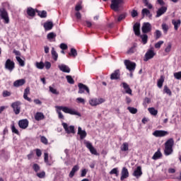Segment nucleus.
<instances>
[{
    "instance_id": "nucleus-1",
    "label": "nucleus",
    "mask_w": 181,
    "mask_h": 181,
    "mask_svg": "<svg viewBox=\"0 0 181 181\" xmlns=\"http://www.w3.org/2000/svg\"><path fill=\"white\" fill-rule=\"evenodd\" d=\"M55 108L57 109V112L59 119H64V115H63L62 111L65 112V114H70L71 115H78V117H81V114L77 111H75L74 109H71L64 106H55Z\"/></svg>"
},
{
    "instance_id": "nucleus-2",
    "label": "nucleus",
    "mask_w": 181,
    "mask_h": 181,
    "mask_svg": "<svg viewBox=\"0 0 181 181\" xmlns=\"http://www.w3.org/2000/svg\"><path fill=\"white\" fill-rule=\"evenodd\" d=\"M174 144L175 141H173V139H170L165 143L164 153L165 156H169V155H171L172 152H173V148Z\"/></svg>"
},
{
    "instance_id": "nucleus-3",
    "label": "nucleus",
    "mask_w": 181,
    "mask_h": 181,
    "mask_svg": "<svg viewBox=\"0 0 181 181\" xmlns=\"http://www.w3.org/2000/svg\"><path fill=\"white\" fill-rule=\"evenodd\" d=\"M122 4H124L123 0H111L110 8L112 11H115V12H117Z\"/></svg>"
},
{
    "instance_id": "nucleus-4",
    "label": "nucleus",
    "mask_w": 181,
    "mask_h": 181,
    "mask_svg": "<svg viewBox=\"0 0 181 181\" xmlns=\"http://www.w3.org/2000/svg\"><path fill=\"white\" fill-rule=\"evenodd\" d=\"M21 105H22L21 101H16L11 104V108H13L16 115H18L21 113Z\"/></svg>"
},
{
    "instance_id": "nucleus-5",
    "label": "nucleus",
    "mask_w": 181,
    "mask_h": 181,
    "mask_svg": "<svg viewBox=\"0 0 181 181\" xmlns=\"http://www.w3.org/2000/svg\"><path fill=\"white\" fill-rule=\"evenodd\" d=\"M84 144H86V148L89 149L92 155H95V156H98V155H100V153L97 152V150L95 148H94V146H93V144L90 141H85Z\"/></svg>"
},
{
    "instance_id": "nucleus-6",
    "label": "nucleus",
    "mask_w": 181,
    "mask_h": 181,
    "mask_svg": "<svg viewBox=\"0 0 181 181\" xmlns=\"http://www.w3.org/2000/svg\"><path fill=\"white\" fill-rule=\"evenodd\" d=\"M0 16L1 19H4L5 23H9V16L8 11L4 8H0Z\"/></svg>"
},
{
    "instance_id": "nucleus-7",
    "label": "nucleus",
    "mask_w": 181,
    "mask_h": 181,
    "mask_svg": "<svg viewBox=\"0 0 181 181\" xmlns=\"http://www.w3.org/2000/svg\"><path fill=\"white\" fill-rule=\"evenodd\" d=\"M124 65L126 66L127 69L129 71H134L136 67V64L135 62H132L128 59L124 60Z\"/></svg>"
},
{
    "instance_id": "nucleus-8",
    "label": "nucleus",
    "mask_w": 181,
    "mask_h": 181,
    "mask_svg": "<svg viewBox=\"0 0 181 181\" xmlns=\"http://www.w3.org/2000/svg\"><path fill=\"white\" fill-rule=\"evenodd\" d=\"M62 127L66 134H76V130H74V126L71 125L69 127L67 123L62 122Z\"/></svg>"
},
{
    "instance_id": "nucleus-9",
    "label": "nucleus",
    "mask_w": 181,
    "mask_h": 181,
    "mask_svg": "<svg viewBox=\"0 0 181 181\" xmlns=\"http://www.w3.org/2000/svg\"><path fill=\"white\" fill-rule=\"evenodd\" d=\"M5 69H6V70H9V71H12V70L15 69V62L10 59H7L5 63Z\"/></svg>"
},
{
    "instance_id": "nucleus-10",
    "label": "nucleus",
    "mask_w": 181,
    "mask_h": 181,
    "mask_svg": "<svg viewBox=\"0 0 181 181\" xmlns=\"http://www.w3.org/2000/svg\"><path fill=\"white\" fill-rule=\"evenodd\" d=\"M78 87L79 88L78 90V94H83L84 91H86L88 94H90V88L88 87L83 83H78Z\"/></svg>"
},
{
    "instance_id": "nucleus-11",
    "label": "nucleus",
    "mask_w": 181,
    "mask_h": 181,
    "mask_svg": "<svg viewBox=\"0 0 181 181\" xmlns=\"http://www.w3.org/2000/svg\"><path fill=\"white\" fill-rule=\"evenodd\" d=\"M168 132L165 130H156L153 135V136H156V138H162L163 136H166L168 135Z\"/></svg>"
},
{
    "instance_id": "nucleus-12",
    "label": "nucleus",
    "mask_w": 181,
    "mask_h": 181,
    "mask_svg": "<svg viewBox=\"0 0 181 181\" xmlns=\"http://www.w3.org/2000/svg\"><path fill=\"white\" fill-rule=\"evenodd\" d=\"M144 33H149L152 30V25L149 23H144L141 27Z\"/></svg>"
},
{
    "instance_id": "nucleus-13",
    "label": "nucleus",
    "mask_w": 181,
    "mask_h": 181,
    "mask_svg": "<svg viewBox=\"0 0 181 181\" xmlns=\"http://www.w3.org/2000/svg\"><path fill=\"white\" fill-rule=\"evenodd\" d=\"M18 127H20L21 129H26V128L29 127V121L28 119H23L18 121Z\"/></svg>"
},
{
    "instance_id": "nucleus-14",
    "label": "nucleus",
    "mask_w": 181,
    "mask_h": 181,
    "mask_svg": "<svg viewBox=\"0 0 181 181\" xmlns=\"http://www.w3.org/2000/svg\"><path fill=\"white\" fill-rule=\"evenodd\" d=\"M104 103V99L100 98H94L89 100V104L92 105V107H95L96 105H99V104H103Z\"/></svg>"
},
{
    "instance_id": "nucleus-15",
    "label": "nucleus",
    "mask_w": 181,
    "mask_h": 181,
    "mask_svg": "<svg viewBox=\"0 0 181 181\" xmlns=\"http://www.w3.org/2000/svg\"><path fill=\"white\" fill-rule=\"evenodd\" d=\"M155 56V52L152 49H149L145 54L144 62H148L151 59H153Z\"/></svg>"
},
{
    "instance_id": "nucleus-16",
    "label": "nucleus",
    "mask_w": 181,
    "mask_h": 181,
    "mask_svg": "<svg viewBox=\"0 0 181 181\" xmlns=\"http://www.w3.org/2000/svg\"><path fill=\"white\" fill-rule=\"evenodd\" d=\"M133 176H134V177H136V179H139V177L142 176V167L138 166L136 169L134 170L133 173Z\"/></svg>"
},
{
    "instance_id": "nucleus-17",
    "label": "nucleus",
    "mask_w": 181,
    "mask_h": 181,
    "mask_svg": "<svg viewBox=\"0 0 181 181\" xmlns=\"http://www.w3.org/2000/svg\"><path fill=\"white\" fill-rule=\"evenodd\" d=\"M140 28H141V24L139 23H136L134 25L133 30H134V35H136V36H140L141 35Z\"/></svg>"
},
{
    "instance_id": "nucleus-18",
    "label": "nucleus",
    "mask_w": 181,
    "mask_h": 181,
    "mask_svg": "<svg viewBox=\"0 0 181 181\" xmlns=\"http://www.w3.org/2000/svg\"><path fill=\"white\" fill-rule=\"evenodd\" d=\"M167 11L168 8L166 6H162L156 11V18H160V16H162Z\"/></svg>"
},
{
    "instance_id": "nucleus-19",
    "label": "nucleus",
    "mask_w": 181,
    "mask_h": 181,
    "mask_svg": "<svg viewBox=\"0 0 181 181\" xmlns=\"http://www.w3.org/2000/svg\"><path fill=\"white\" fill-rule=\"evenodd\" d=\"M121 175H122L120 177L121 180H124V179H127V177L129 176V173L128 172V169L124 167L122 170Z\"/></svg>"
},
{
    "instance_id": "nucleus-20",
    "label": "nucleus",
    "mask_w": 181,
    "mask_h": 181,
    "mask_svg": "<svg viewBox=\"0 0 181 181\" xmlns=\"http://www.w3.org/2000/svg\"><path fill=\"white\" fill-rule=\"evenodd\" d=\"M78 135L80 136L81 139H84L87 136V132L86 130H83L81 127H78Z\"/></svg>"
},
{
    "instance_id": "nucleus-21",
    "label": "nucleus",
    "mask_w": 181,
    "mask_h": 181,
    "mask_svg": "<svg viewBox=\"0 0 181 181\" xmlns=\"http://www.w3.org/2000/svg\"><path fill=\"white\" fill-rule=\"evenodd\" d=\"M26 83V81L25 79H18L13 82V86L14 87H21L23 86Z\"/></svg>"
},
{
    "instance_id": "nucleus-22",
    "label": "nucleus",
    "mask_w": 181,
    "mask_h": 181,
    "mask_svg": "<svg viewBox=\"0 0 181 181\" xmlns=\"http://www.w3.org/2000/svg\"><path fill=\"white\" fill-rule=\"evenodd\" d=\"M59 70L63 73H70V69L67 65L61 64L58 66Z\"/></svg>"
},
{
    "instance_id": "nucleus-23",
    "label": "nucleus",
    "mask_w": 181,
    "mask_h": 181,
    "mask_svg": "<svg viewBox=\"0 0 181 181\" xmlns=\"http://www.w3.org/2000/svg\"><path fill=\"white\" fill-rule=\"evenodd\" d=\"M119 70H116L110 75V79L112 80H118L119 78Z\"/></svg>"
},
{
    "instance_id": "nucleus-24",
    "label": "nucleus",
    "mask_w": 181,
    "mask_h": 181,
    "mask_svg": "<svg viewBox=\"0 0 181 181\" xmlns=\"http://www.w3.org/2000/svg\"><path fill=\"white\" fill-rule=\"evenodd\" d=\"M35 121H42L45 119V115L42 112H37L35 115Z\"/></svg>"
},
{
    "instance_id": "nucleus-25",
    "label": "nucleus",
    "mask_w": 181,
    "mask_h": 181,
    "mask_svg": "<svg viewBox=\"0 0 181 181\" xmlns=\"http://www.w3.org/2000/svg\"><path fill=\"white\" fill-rule=\"evenodd\" d=\"M123 88H124L127 94H132V90H131V88H129V85L127 84L125 82L122 83Z\"/></svg>"
},
{
    "instance_id": "nucleus-26",
    "label": "nucleus",
    "mask_w": 181,
    "mask_h": 181,
    "mask_svg": "<svg viewBox=\"0 0 181 181\" xmlns=\"http://www.w3.org/2000/svg\"><path fill=\"white\" fill-rule=\"evenodd\" d=\"M163 83H165V76H161L157 81V87L161 88L163 86Z\"/></svg>"
},
{
    "instance_id": "nucleus-27",
    "label": "nucleus",
    "mask_w": 181,
    "mask_h": 181,
    "mask_svg": "<svg viewBox=\"0 0 181 181\" xmlns=\"http://www.w3.org/2000/svg\"><path fill=\"white\" fill-rule=\"evenodd\" d=\"M45 30H52L53 29V22L49 21L44 24Z\"/></svg>"
},
{
    "instance_id": "nucleus-28",
    "label": "nucleus",
    "mask_w": 181,
    "mask_h": 181,
    "mask_svg": "<svg viewBox=\"0 0 181 181\" xmlns=\"http://www.w3.org/2000/svg\"><path fill=\"white\" fill-rule=\"evenodd\" d=\"M27 13L28 16H35L36 15V11L32 7H28L27 8Z\"/></svg>"
},
{
    "instance_id": "nucleus-29",
    "label": "nucleus",
    "mask_w": 181,
    "mask_h": 181,
    "mask_svg": "<svg viewBox=\"0 0 181 181\" xmlns=\"http://www.w3.org/2000/svg\"><path fill=\"white\" fill-rule=\"evenodd\" d=\"M172 23L174 25L175 30H177L179 29V26L181 25V21L180 20H173Z\"/></svg>"
},
{
    "instance_id": "nucleus-30",
    "label": "nucleus",
    "mask_w": 181,
    "mask_h": 181,
    "mask_svg": "<svg viewBox=\"0 0 181 181\" xmlns=\"http://www.w3.org/2000/svg\"><path fill=\"white\" fill-rule=\"evenodd\" d=\"M141 14L143 16H148L149 18H152V13H151V11L148 10V8H143L141 11Z\"/></svg>"
},
{
    "instance_id": "nucleus-31",
    "label": "nucleus",
    "mask_w": 181,
    "mask_h": 181,
    "mask_svg": "<svg viewBox=\"0 0 181 181\" xmlns=\"http://www.w3.org/2000/svg\"><path fill=\"white\" fill-rule=\"evenodd\" d=\"M160 158H162V153H160V150H158L153 156L152 159H153V160H156Z\"/></svg>"
},
{
    "instance_id": "nucleus-32",
    "label": "nucleus",
    "mask_w": 181,
    "mask_h": 181,
    "mask_svg": "<svg viewBox=\"0 0 181 181\" xmlns=\"http://www.w3.org/2000/svg\"><path fill=\"white\" fill-rule=\"evenodd\" d=\"M78 165H74L69 173V177H73L74 176V174L76 173V172H77V170H78Z\"/></svg>"
},
{
    "instance_id": "nucleus-33",
    "label": "nucleus",
    "mask_w": 181,
    "mask_h": 181,
    "mask_svg": "<svg viewBox=\"0 0 181 181\" xmlns=\"http://www.w3.org/2000/svg\"><path fill=\"white\" fill-rule=\"evenodd\" d=\"M52 58L54 59V60L55 62H57L58 57H59V54H57V52H56V50H54V47H52Z\"/></svg>"
},
{
    "instance_id": "nucleus-34",
    "label": "nucleus",
    "mask_w": 181,
    "mask_h": 181,
    "mask_svg": "<svg viewBox=\"0 0 181 181\" xmlns=\"http://www.w3.org/2000/svg\"><path fill=\"white\" fill-rule=\"evenodd\" d=\"M36 12L40 18H46V16H47V12H46V11H40L39 10H36Z\"/></svg>"
},
{
    "instance_id": "nucleus-35",
    "label": "nucleus",
    "mask_w": 181,
    "mask_h": 181,
    "mask_svg": "<svg viewBox=\"0 0 181 181\" xmlns=\"http://www.w3.org/2000/svg\"><path fill=\"white\" fill-rule=\"evenodd\" d=\"M148 111L151 115H158V110H156L155 107H148Z\"/></svg>"
},
{
    "instance_id": "nucleus-36",
    "label": "nucleus",
    "mask_w": 181,
    "mask_h": 181,
    "mask_svg": "<svg viewBox=\"0 0 181 181\" xmlns=\"http://www.w3.org/2000/svg\"><path fill=\"white\" fill-rule=\"evenodd\" d=\"M35 66L40 70H43V69H45V63H43V62H36Z\"/></svg>"
},
{
    "instance_id": "nucleus-37",
    "label": "nucleus",
    "mask_w": 181,
    "mask_h": 181,
    "mask_svg": "<svg viewBox=\"0 0 181 181\" xmlns=\"http://www.w3.org/2000/svg\"><path fill=\"white\" fill-rule=\"evenodd\" d=\"M140 37L144 45H146V43H148V35H141Z\"/></svg>"
},
{
    "instance_id": "nucleus-38",
    "label": "nucleus",
    "mask_w": 181,
    "mask_h": 181,
    "mask_svg": "<svg viewBox=\"0 0 181 181\" xmlns=\"http://www.w3.org/2000/svg\"><path fill=\"white\" fill-rule=\"evenodd\" d=\"M163 93H165V94H168L170 96L172 95V90H170L166 85L164 86Z\"/></svg>"
},
{
    "instance_id": "nucleus-39",
    "label": "nucleus",
    "mask_w": 181,
    "mask_h": 181,
    "mask_svg": "<svg viewBox=\"0 0 181 181\" xmlns=\"http://www.w3.org/2000/svg\"><path fill=\"white\" fill-rule=\"evenodd\" d=\"M55 38H56V33H49L47 35V39H48V40H52V39H55Z\"/></svg>"
},
{
    "instance_id": "nucleus-40",
    "label": "nucleus",
    "mask_w": 181,
    "mask_h": 181,
    "mask_svg": "<svg viewBox=\"0 0 181 181\" xmlns=\"http://www.w3.org/2000/svg\"><path fill=\"white\" fill-rule=\"evenodd\" d=\"M129 149L128 143H123L122 146H121V151L123 152H127Z\"/></svg>"
},
{
    "instance_id": "nucleus-41",
    "label": "nucleus",
    "mask_w": 181,
    "mask_h": 181,
    "mask_svg": "<svg viewBox=\"0 0 181 181\" xmlns=\"http://www.w3.org/2000/svg\"><path fill=\"white\" fill-rule=\"evenodd\" d=\"M127 110L131 112V114H136L138 112V109L132 107H128Z\"/></svg>"
},
{
    "instance_id": "nucleus-42",
    "label": "nucleus",
    "mask_w": 181,
    "mask_h": 181,
    "mask_svg": "<svg viewBox=\"0 0 181 181\" xmlns=\"http://www.w3.org/2000/svg\"><path fill=\"white\" fill-rule=\"evenodd\" d=\"M33 169L34 172L37 173L38 171L40 170V165H38V164L35 163V164L33 165Z\"/></svg>"
},
{
    "instance_id": "nucleus-43",
    "label": "nucleus",
    "mask_w": 181,
    "mask_h": 181,
    "mask_svg": "<svg viewBox=\"0 0 181 181\" xmlns=\"http://www.w3.org/2000/svg\"><path fill=\"white\" fill-rule=\"evenodd\" d=\"M161 28L164 33H168V31L169 30V26L166 23H163Z\"/></svg>"
},
{
    "instance_id": "nucleus-44",
    "label": "nucleus",
    "mask_w": 181,
    "mask_h": 181,
    "mask_svg": "<svg viewBox=\"0 0 181 181\" xmlns=\"http://www.w3.org/2000/svg\"><path fill=\"white\" fill-rule=\"evenodd\" d=\"M66 78L69 84H74V79L70 75H67Z\"/></svg>"
},
{
    "instance_id": "nucleus-45",
    "label": "nucleus",
    "mask_w": 181,
    "mask_h": 181,
    "mask_svg": "<svg viewBox=\"0 0 181 181\" xmlns=\"http://www.w3.org/2000/svg\"><path fill=\"white\" fill-rule=\"evenodd\" d=\"M17 62H18L20 66H21V67H23V66H25V62L23 61L22 58L20 57H16Z\"/></svg>"
},
{
    "instance_id": "nucleus-46",
    "label": "nucleus",
    "mask_w": 181,
    "mask_h": 181,
    "mask_svg": "<svg viewBox=\"0 0 181 181\" xmlns=\"http://www.w3.org/2000/svg\"><path fill=\"white\" fill-rule=\"evenodd\" d=\"M143 2L145 5V6H146L147 8H148V9H152V8H153V6H152V4H151L149 3V1H148V0H143Z\"/></svg>"
},
{
    "instance_id": "nucleus-47",
    "label": "nucleus",
    "mask_w": 181,
    "mask_h": 181,
    "mask_svg": "<svg viewBox=\"0 0 181 181\" xmlns=\"http://www.w3.org/2000/svg\"><path fill=\"white\" fill-rule=\"evenodd\" d=\"M69 56H72V57H76V56H77V50L74 48H71Z\"/></svg>"
},
{
    "instance_id": "nucleus-48",
    "label": "nucleus",
    "mask_w": 181,
    "mask_h": 181,
    "mask_svg": "<svg viewBox=\"0 0 181 181\" xmlns=\"http://www.w3.org/2000/svg\"><path fill=\"white\" fill-rule=\"evenodd\" d=\"M49 88L50 93H52V94H55L56 95H59V92L57 91V89L52 86H49Z\"/></svg>"
},
{
    "instance_id": "nucleus-49",
    "label": "nucleus",
    "mask_w": 181,
    "mask_h": 181,
    "mask_svg": "<svg viewBox=\"0 0 181 181\" xmlns=\"http://www.w3.org/2000/svg\"><path fill=\"white\" fill-rule=\"evenodd\" d=\"M11 131L13 134H16V135H19V131L15 127V124L11 125Z\"/></svg>"
},
{
    "instance_id": "nucleus-50",
    "label": "nucleus",
    "mask_w": 181,
    "mask_h": 181,
    "mask_svg": "<svg viewBox=\"0 0 181 181\" xmlns=\"http://www.w3.org/2000/svg\"><path fill=\"white\" fill-rule=\"evenodd\" d=\"M155 36L156 40L160 39V37L162 36V32H160L159 30H156L155 32Z\"/></svg>"
},
{
    "instance_id": "nucleus-51",
    "label": "nucleus",
    "mask_w": 181,
    "mask_h": 181,
    "mask_svg": "<svg viewBox=\"0 0 181 181\" xmlns=\"http://www.w3.org/2000/svg\"><path fill=\"white\" fill-rule=\"evenodd\" d=\"M44 160H45V163L47 164V165H50L49 163V153H44Z\"/></svg>"
},
{
    "instance_id": "nucleus-52",
    "label": "nucleus",
    "mask_w": 181,
    "mask_h": 181,
    "mask_svg": "<svg viewBox=\"0 0 181 181\" xmlns=\"http://www.w3.org/2000/svg\"><path fill=\"white\" fill-rule=\"evenodd\" d=\"M37 177H40V179H43V177H45L46 173L45 171H42L41 173H37Z\"/></svg>"
},
{
    "instance_id": "nucleus-53",
    "label": "nucleus",
    "mask_w": 181,
    "mask_h": 181,
    "mask_svg": "<svg viewBox=\"0 0 181 181\" xmlns=\"http://www.w3.org/2000/svg\"><path fill=\"white\" fill-rule=\"evenodd\" d=\"M174 77L177 80H181V71L174 73Z\"/></svg>"
},
{
    "instance_id": "nucleus-54",
    "label": "nucleus",
    "mask_w": 181,
    "mask_h": 181,
    "mask_svg": "<svg viewBox=\"0 0 181 181\" xmlns=\"http://www.w3.org/2000/svg\"><path fill=\"white\" fill-rule=\"evenodd\" d=\"M76 101L78 103V104H86V100H84L83 98H76Z\"/></svg>"
},
{
    "instance_id": "nucleus-55",
    "label": "nucleus",
    "mask_w": 181,
    "mask_h": 181,
    "mask_svg": "<svg viewBox=\"0 0 181 181\" xmlns=\"http://www.w3.org/2000/svg\"><path fill=\"white\" fill-rule=\"evenodd\" d=\"M162 45H163V41H158L155 44L156 49H160V46H162Z\"/></svg>"
},
{
    "instance_id": "nucleus-56",
    "label": "nucleus",
    "mask_w": 181,
    "mask_h": 181,
    "mask_svg": "<svg viewBox=\"0 0 181 181\" xmlns=\"http://www.w3.org/2000/svg\"><path fill=\"white\" fill-rule=\"evenodd\" d=\"M110 175H116V176H118V168H113L110 172Z\"/></svg>"
},
{
    "instance_id": "nucleus-57",
    "label": "nucleus",
    "mask_w": 181,
    "mask_h": 181,
    "mask_svg": "<svg viewBox=\"0 0 181 181\" xmlns=\"http://www.w3.org/2000/svg\"><path fill=\"white\" fill-rule=\"evenodd\" d=\"M11 92L10 91H8V90H4L3 91V97H11Z\"/></svg>"
},
{
    "instance_id": "nucleus-58",
    "label": "nucleus",
    "mask_w": 181,
    "mask_h": 181,
    "mask_svg": "<svg viewBox=\"0 0 181 181\" xmlns=\"http://www.w3.org/2000/svg\"><path fill=\"white\" fill-rule=\"evenodd\" d=\"M41 142H42V144H44L45 145H47V144H48L47 139H46V138L45 137V136H41Z\"/></svg>"
},
{
    "instance_id": "nucleus-59",
    "label": "nucleus",
    "mask_w": 181,
    "mask_h": 181,
    "mask_svg": "<svg viewBox=\"0 0 181 181\" xmlns=\"http://www.w3.org/2000/svg\"><path fill=\"white\" fill-rule=\"evenodd\" d=\"M172 49V44L168 43V45L166 47V48L165 49V53H169V52H170V49Z\"/></svg>"
},
{
    "instance_id": "nucleus-60",
    "label": "nucleus",
    "mask_w": 181,
    "mask_h": 181,
    "mask_svg": "<svg viewBox=\"0 0 181 181\" xmlns=\"http://www.w3.org/2000/svg\"><path fill=\"white\" fill-rule=\"evenodd\" d=\"M44 65H45V69H47V70H49V69H50V67H52V64H50V62H45Z\"/></svg>"
},
{
    "instance_id": "nucleus-61",
    "label": "nucleus",
    "mask_w": 181,
    "mask_h": 181,
    "mask_svg": "<svg viewBox=\"0 0 181 181\" xmlns=\"http://www.w3.org/2000/svg\"><path fill=\"white\" fill-rule=\"evenodd\" d=\"M36 155L38 156V158H40L42 156V151L39 148L35 149Z\"/></svg>"
},
{
    "instance_id": "nucleus-62",
    "label": "nucleus",
    "mask_w": 181,
    "mask_h": 181,
    "mask_svg": "<svg viewBox=\"0 0 181 181\" xmlns=\"http://www.w3.org/2000/svg\"><path fill=\"white\" fill-rule=\"evenodd\" d=\"M81 9H83L81 4H78L75 7V11H76V12H78V11H81Z\"/></svg>"
},
{
    "instance_id": "nucleus-63",
    "label": "nucleus",
    "mask_w": 181,
    "mask_h": 181,
    "mask_svg": "<svg viewBox=\"0 0 181 181\" xmlns=\"http://www.w3.org/2000/svg\"><path fill=\"white\" fill-rule=\"evenodd\" d=\"M60 49H62V50H66L67 49V45L62 43L60 45Z\"/></svg>"
},
{
    "instance_id": "nucleus-64",
    "label": "nucleus",
    "mask_w": 181,
    "mask_h": 181,
    "mask_svg": "<svg viewBox=\"0 0 181 181\" xmlns=\"http://www.w3.org/2000/svg\"><path fill=\"white\" fill-rule=\"evenodd\" d=\"M122 19H125V15L124 14H122L118 17L117 22H121V21H122Z\"/></svg>"
}]
</instances>
